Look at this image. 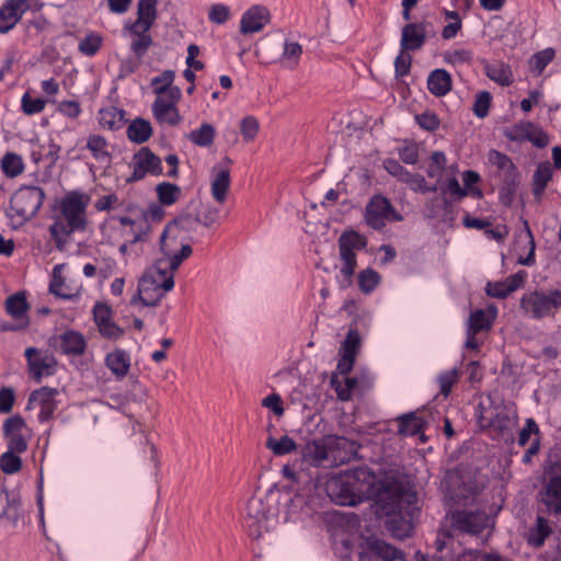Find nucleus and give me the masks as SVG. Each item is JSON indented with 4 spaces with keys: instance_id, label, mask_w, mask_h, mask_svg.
I'll return each mask as SVG.
<instances>
[{
    "instance_id": "obj_16",
    "label": "nucleus",
    "mask_w": 561,
    "mask_h": 561,
    "mask_svg": "<svg viewBox=\"0 0 561 561\" xmlns=\"http://www.w3.org/2000/svg\"><path fill=\"white\" fill-rule=\"evenodd\" d=\"M231 162L232 161L228 157H226L219 164L215 165L213 169L214 174L210 183V191L213 198L219 204H224L226 202L227 194L231 185L229 170V165L231 164Z\"/></svg>"
},
{
    "instance_id": "obj_56",
    "label": "nucleus",
    "mask_w": 561,
    "mask_h": 561,
    "mask_svg": "<svg viewBox=\"0 0 561 561\" xmlns=\"http://www.w3.org/2000/svg\"><path fill=\"white\" fill-rule=\"evenodd\" d=\"M61 267H62V265H56L54 267L53 278L49 284V290H50V293H53L54 295H56L60 298L69 299L72 297V295L66 290L65 279L62 278L61 273H60Z\"/></svg>"
},
{
    "instance_id": "obj_45",
    "label": "nucleus",
    "mask_w": 561,
    "mask_h": 561,
    "mask_svg": "<svg viewBox=\"0 0 561 561\" xmlns=\"http://www.w3.org/2000/svg\"><path fill=\"white\" fill-rule=\"evenodd\" d=\"M381 277L378 272L367 267L357 275V284L363 294L373 293L380 284Z\"/></svg>"
},
{
    "instance_id": "obj_5",
    "label": "nucleus",
    "mask_w": 561,
    "mask_h": 561,
    "mask_svg": "<svg viewBox=\"0 0 561 561\" xmlns=\"http://www.w3.org/2000/svg\"><path fill=\"white\" fill-rule=\"evenodd\" d=\"M367 244V238L354 229H346L340 234L337 247L341 267L336 283L341 289L353 285V277L357 268V252L365 250Z\"/></svg>"
},
{
    "instance_id": "obj_24",
    "label": "nucleus",
    "mask_w": 561,
    "mask_h": 561,
    "mask_svg": "<svg viewBox=\"0 0 561 561\" xmlns=\"http://www.w3.org/2000/svg\"><path fill=\"white\" fill-rule=\"evenodd\" d=\"M539 496L542 510L549 514H561V477L551 478Z\"/></svg>"
},
{
    "instance_id": "obj_9",
    "label": "nucleus",
    "mask_w": 561,
    "mask_h": 561,
    "mask_svg": "<svg viewBox=\"0 0 561 561\" xmlns=\"http://www.w3.org/2000/svg\"><path fill=\"white\" fill-rule=\"evenodd\" d=\"M403 217L396 210L390 199L381 194L373 195L364 211L366 225L374 230H381L389 221H401Z\"/></svg>"
},
{
    "instance_id": "obj_35",
    "label": "nucleus",
    "mask_w": 561,
    "mask_h": 561,
    "mask_svg": "<svg viewBox=\"0 0 561 561\" xmlns=\"http://www.w3.org/2000/svg\"><path fill=\"white\" fill-rule=\"evenodd\" d=\"M5 312L12 317L15 321L24 322V319H28L27 311L30 305L26 300L24 293L19 291L9 296L4 304Z\"/></svg>"
},
{
    "instance_id": "obj_11",
    "label": "nucleus",
    "mask_w": 561,
    "mask_h": 561,
    "mask_svg": "<svg viewBox=\"0 0 561 561\" xmlns=\"http://www.w3.org/2000/svg\"><path fill=\"white\" fill-rule=\"evenodd\" d=\"M181 96V89H174L171 91V95H160L156 98L151 111L154 119L160 125L174 127L181 123L182 116L176 106Z\"/></svg>"
},
{
    "instance_id": "obj_49",
    "label": "nucleus",
    "mask_w": 561,
    "mask_h": 561,
    "mask_svg": "<svg viewBox=\"0 0 561 561\" xmlns=\"http://www.w3.org/2000/svg\"><path fill=\"white\" fill-rule=\"evenodd\" d=\"M266 446L276 455L283 456L296 450V443L287 435L282 436L279 439L270 437Z\"/></svg>"
},
{
    "instance_id": "obj_13",
    "label": "nucleus",
    "mask_w": 561,
    "mask_h": 561,
    "mask_svg": "<svg viewBox=\"0 0 561 561\" xmlns=\"http://www.w3.org/2000/svg\"><path fill=\"white\" fill-rule=\"evenodd\" d=\"M313 456H358L359 445L344 436L325 435L313 442Z\"/></svg>"
},
{
    "instance_id": "obj_36",
    "label": "nucleus",
    "mask_w": 561,
    "mask_h": 561,
    "mask_svg": "<svg viewBox=\"0 0 561 561\" xmlns=\"http://www.w3.org/2000/svg\"><path fill=\"white\" fill-rule=\"evenodd\" d=\"M158 0H139L137 4V20L133 25L149 31L157 19Z\"/></svg>"
},
{
    "instance_id": "obj_52",
    "label": "nucleus",
    "mask_w": 561,
    "mask_h": 561,
    "mask_svg": "<svg viewBox=\"0 0 561 561\" xmlns=\"http://www.w3.org/2000/svg\"><path fill=\"white\" fill-rule=\"evenodd\" d=\"M103 39L96 33H90L84 36L79 43V51L88 57H93L98 54L102 46Z\"/></svg>"
},
{
    "instance_id": "obj_21",
    "label": "nucleus",
    "mask_w": 561,
    "mask_h": 561,
    "mask_svg": "<svg viewBox=\"0 0 561 561\" xmlns=\"http://www.w3.org/2000/svg\"><path fill=\"white\" fill-rule=\"evenodd\" d=\"M367 552L360 553L359 561H371L373 558H377L382 561H404L403 553L399 549L382 540H369L367 542Z\"/></svg>"
},
{
    "instance_id": "obj_2",
    "label": "nucleus",
    "mask_w": 561,
    "mask_h": 561,
    "mask_svg": "<svg viewBox=\"0 0 561 561\" xmlns=\"http://www.w3.org/2000/svg\"><path fill=\"white\" fill-rule=\"evenodd\" d=\"M484 482V477L476 468L461 465L445 472L442 489L448 501L466 506L474 501Z\"/></svg>"
},
{
    "instance_id": "obj_48",
    "label": "nucleus",
    "mask_w": 561,
    "mask_h": 561,
    "mask_svg": "<svg viewBox=\"0 0 561 561\" xmlns=\"http://www.w3.org/2000/svg\"><path fill=\"white\" fill-rule=\"evenodd\" d=\"M416 193H435L437 191V184H428L424 176L417 173L409 172L408 176L403 179V182Z\"/></svg>"
},
{
    "instance_id": "obj_60",
    "label": "nucleus",
    "mask_w": 561,
    "mask_h": 561,
    "mask_svg": "<svg viewBox=\"0 0 561 561\" xmlns=\"http://www.w3.org/2000/svg\"><path fill=\"white\" fill-rule=\"evenodd\" d=\"M46 101L39 98L32 99L28 93H24L21 100V106L26 115H35L44 111Z\"/></svg>"
},
{
    "instance_id": "obj_64",
    "label": "nucleus",
    "mask_w": 561,
    "mask_h": 561,
    "mask_svg": "<svg viewBox=\"0 0 561 561\" xmlns=\"http://www.w3.org/2000/svg\"><path fill=\"white\" fill-rule=\"evenodd\" d=\"M505 421H506L505 417H500V415L497 413L494 414L493 411L481 412V414L479 416V423L482 427H492V428L502 430L505 426L504 425Z\"/></svg>"
},
{
    "instance_id": "obj_46",
    "label": "nucleus",
    "mask_w": 561,
    "mask_h": 561,
    "mask_svg": "<svg viewBox=\"0 0 561 561\" xmlns=\"http://www.w3.org/2000/svg\"><path fill=\"white\" fill-rule=\"evenodd\" d=\"M1 169L8 178H16L24 171V163L21 156L14 152L5 153L1 161Z\"/></svg>"
},
{
    "instance_id": "obj_59",
    "label": "nucleus",
    "mask_w": 561,
    "mask_h": 561,
    "mask_svg": "<svg viewBox=\"0 0 561 561\" xmlns=\"http://www.w3.org/2000/svg\"><path fill=\"white\" fill-rule=\"evenodd\" d=\"M415 121L417 125L426 131L437 130L440 124L437 114L430 111L415 115Z\"/></svg>"
},
{
    "instance_id": "obj_29",
    "label": "nucleus",
    "mask_w": 561,
    "mask_h": 561,
    "mask_svg": "<svg viewBox=\"0 0 561 561\" xmlns=\"http://www.w3.org/2000/svg\"><path fill=\"white\" fill-rule=\"evenodd\" d=\"M426 87L430 93L434 96H445L453 88L451 75L443 68L434 69L427 77Z\"/></svg>"
},
{
    "instance_id": "obj_62",
    "label": "nucleus",
    "mask_w": 561,
    "mask_h": 561,
    "mask_svg": "<svg viewBox=\"0 0 561 561\" xmlns=\"http://www.w3.org/2000/svg\"><path fill=\"white\" fill-rule=\"evenodd\" d=\"M208 19L213 23L225 24L230 19L229 7L221 3L213 4L208 12Z\"/></svg>"
},
{
    "instance_id": "obj_1",
    "label": "nucleus",
    "mask_w": 561,
    "mask_h": 561,
    "mask_svg": "<svg viewBox=\"0 0 561 561\" xmlns=\"http://www.w3.org/2000/svg\"><path fill=\"white\" fill-rule=\"evenodd\" d=\"M327 488L341 505H354L360 494L376 496L379 512L393 517L388 522L392 535L400 539L410 535L417 495L405 478L388 474L379 478L367 467H356L331 479Z\"/></svg>"
},
{
    "instance_id": "obj_43",
    "label": "nucleus",
    "mask_w": 561,
    "mask_h": 561,
    "mask_svg": "<svg viewBox=\"0 0 561 561\" xmlns=\"http://www.w3.org/2000/svg\"><path fill=\"white\" fill-rule=\"evenodd\" d=\"M174 71L164 70L157 77L151 79V87L157 96L160 95H171V91L174 89H180L179 87L172 85L174 80Z\"/></svg>"
},
{
    "instance_id": "obj_32",
    "label": "nucleus",
    "mask_w": 561,
    "mask_h": 561,
    "mask_svg": "<svg viewBox=\"0 0 561 561\" xmlns=\"http://www.w3.org/2000/svg\"><path fill=\"white\" fill-rule=\"evenodd\" d=\"M105 365L116 378H124L129 371L130 356L126 351L116 348L106 355Z\"/></svg>"
},
{
    "instance_id": "obj_53",
    "label": "nucleus",
    "mask_w": 561,
    "mask_h": 561,
    "mask_svg": "<svg viewBox=\"0 0 561 561\" xmlns=\"http://www.w3.org/2000/svg\"><path fill=\"white\" fill-rule=\"evenodd\" d=\"M8 440V450L1 456H15L22 454L27 448L26 433L5 435Z\"/></svg>"
},
{
    "instance_id": "obj_12",
    "label": "nucleus",
    "mask_w": 561,
    "mask_h": 561,
    "mask_svg": "<svg viewBox=\"0 0 561 561\" xmlns=\"http://www.w3.org/2000/svg\"><path fill=\"white\" fill-rule=\"evenodd\" d=\"M31 378L39 383L44 377L56 373L57 362L53 354L36 347H27L24 352Z\"/></svg>"
},
{
    "instance_id": "obj_31",
    "label": "nucleus",
    "mask_w": 561,
    "mask_h": 561,
    "mask_svg": "<svg viewBox=\"0 0 561 561\" xmlns=\"http://www.w3.org/2000/svg\"><path fill=\"white\" fill-rule=\"evenodd\" d=\"M60 350L66 355L79 356L87 348V341L80 332L67 330L59 336Z\"/></svg>"
},
{
    "instance_id": "obj_37",
    "label": "nucleus",
    "mask_w": 561,
    "mask_h": 561,
    "mask_svg": "<svg viewBox=\"0 0 561 561\" xmlns=\"http://www.w3.org/2000/svg\"><path fill=\"white\" fill-rule=\"evenodd\" d=\"M186 138L195 146L208 148L214 144L216 129L209 123H203L198 128L192 129Z\"/></svg>"
},
{
    "instance_id": "obj_39",
    "label": "nucleus",
    "mask_w": 561,
    "mask_h": 561,
    "mask_svg": "<svg viewBox=\"0 0 561 561\" xmlns=\"http://www.w3.org/2000/svg\"><path fill=\"white\" fill-rule=\"evenodd\" d=\"M152 135L151 124L144 118L134 119L127 127V137L135 144L146 142Z\"/></svg>"
},
{
    "instance_id": "obj_57",
    "label": "nucleus",
    "mask_w": 561,
    "mask_h": 561,
    "mask_svg": "<svg viewBox=\"0 0 561 561\" xmlns=\"http://www.w3.org/2000/svg\"><path fill=\"white\" fill-rule=\"evenodd\" d=\"M259 129V121L252 115L243 117L240 122V134L243 140L247 142L253 141L255 139Z\"/></svg>"
},
{
    "instance_id": "obj_28",
    "label": "nucleus",
    "mask_w": 561,
    "mask_h": 561,
    "mask_svg": "<svg viewBox=\"0 0 561 561\" xmlns=\"http://www.w3.org/2000/svg\"><path fill=\"white\" fill-rule=\"evenodd\" d=\"M360 345V336L357 330L351 329L343 342V357L339 362V369L342 374L351 371L357 351Z\"/></svg>"
},
{
    "instance_id": "obj_17",
    "label": "nucleus",
    "mask_w": 561,
    "mask_h": 561,
    "mask_svg": "<svg viewBox=\"0 0 561 561\" xmlns=\"http://www.w3.org/2000/svg\"><path fill=\"white\" fill-rule=\"evenodd\" d=\"M271 22V13L264 5H252L241 16L240 33L249 35L261 32Z\"/></svg>"
},
{
    "instance_id": "obj_34",
    "label": "nucleus",
    "mask_w": 561,
    "mask_h": 561,
    "mask_svg": "<svg viewBox=\"0 0 561 561\" xmlns=\"http://www.w3.org/2000/svg\"><path fill=\"white\" fill-rule=\"evenodd\" d=\"M552 175L553 168L549 161H543L538 164L533 175V194L537 201L541 199Z\"/></svg>"
},
{
    "instance_id": "obj_63",
    "label": "nucleus",
    "mask_w": 561,
    "mask_h": 561,
    "mask_svg": "<svg viewBox=\"0 0 561 561\" xmlns=\"http://www.w3.org/2000/svg\"><path fill=\"white\" fill-rule=\"evenodd\" d=\"M383 168L390 175L400 182H403V179H405L410 172L403 165H401L398 160L392 158H387L383 160Z\"/></svg>"
},
{
    "instance_id": "obj_38",
    "label": "nucleus",
    "mask_w": 561,
    "mask_h": 561,
    "mask_svg": "<svg viewBox=\"0 0 561 561\" xmlns=\"http://www.w3.org/2000/svg\"><path fill=\"white\" fill-rule=\"evenodd\" d=\"M129 31L135 35L130 43V49L137 59H141L152 45L151 35L148 34V31H145V27H136V25H131Z\"/></svg>"
},
{
    "instance_id": "obj_50",
    "label": "nucleus",
    "mask_w": 561,
    "mask_h": 561,
    "mask_svg": "<svg viewBox=\"0 0 561 561\" xmlns=\"http://www.w3.org/2000/svg\"><path fill=\"white\" fill-rule=\"evenodd\" d=\"M19 502L11 499L7 490L0 489V518L8 517L15 520L18 517Z\"/></svg>"
},
{
    "instance_id": "obj_33",
    "label": "nucleus",
    "mask_w": 561,
    "mask_h": 561,
    "mask_svg": "<svg viewBox=\"0 0 561 561\" xmlns=\"http://www.w3.org/2000/svg\"><path fill=\"white\" fill-rule=\"evenodd\" d=\"M85 148L91 152V156L98 162H110L112 154L110 151V144L105 137L99 134H91L87 138Z\"/></svg>"
},
{
    "instance_id": "obj_55",
    "label": "nucleus",
    "mask_w": 561,
    "mask_h": 561,
    "mask_svg": "<svg viewBox=\"0 0 561 561\" xmlns=\"http://www.w3.org/2000/svg\"><path fill=\"white\" fill-rule=\"evenodd\" d=\"M301 55H302V47L299 43L291 42L288 39H286L284 42L282 58L284 60L288 61V66L290 68H295L298 65Z\"/></svg>"
},
{
    "instance_id": "obj_7",
    "label": "nucleus",
    "mask_w": 561,
    "mask_h": 561,
    "mask_svg": "<svg viewBox=\"0 0 561 561\" xmlns=\"http://www.w3.org/2000/svg\"><path fill=\"white\" fill-rule=\"evenodd\" d=\"M159 245L161 256L157 261L160 264H167L171 270H178L193 252L192 247L183 241L175 221L167 225L160 237Z\"/></svg>"
},
{
    "instance_id": "obj_54",
    "label": "nucleus",
    "mask_w": 561,
    "mask_h": 561,
    "mask_svg": "<svg viewBox=\"0 0 561 561\" xmlns=\"http://www.w3.org/2000/svg\"><path fill=\"white\" fill-rule=\"evenodd\" d=\"M553 58L554 50L552 48H546L536 53L529 61L531 70L537 72V75H541Z\"/></svg>"
},
{
    "instance_id": "obj_42",
    "label": "nucleus",
    "mask_w": 561,
    "mask_h": 561,
    "mask_svg": "<svg viewBox=\"0 0 561 561\" xmlns=\"http://www.w3.org/2000/svg\"><path fill=\"white\" fill-rule=\"evenodd\" d=\"M495 312L490 317L483 309H477L470 313L468 329L472 333L489 331L492 327Z\"/></svg>"
},
{
    "instance_id": "obj_22",
    "label": "nucleus",
    "mask_w": 561,
    "mask_h": 561,
    "mask_svg": "<svg viewBox=\"0 0 561 561\" xmlns=\"http://www.w3.org/2000/svg\"><path fill=\"white\" fill-rule=\"evenodd\" d=\"M399 433L403 436H420L425 442L424 431L427 420L423 412H409L397 419Z\"/></svg>"
},
{
    "instance_id": "obj_18",
    "label": "nucleus",
    "mask_w": 561,
    "mask_h": 561,
    "mask_svg": "<svg viewBox=\"0 0 561 561\" xmlns=\"http://www.w3.org/2000/svg\"><path fill=\"white\" fill-rule=\"evenodd\" d=\"M30 10L28 0H8L0 8V33L11 31Z\"/></svg>"
},
{
    "instance_id": "obj_44",
    "label": "nucleus",
    "mask_w": 561,
    "mask_h": 561,
    "mask_svg": "<svg viewBox=\"0 0 561 561\" xmlns=\"http://www.w3.org/2000/svg\"><path fill=\"white\" fill-rule=\"evenodd\" d=\"M124 112L112 106L99 112V123L108 129H118L123 125Z\"/></svg>"
},
{
    "instance_id": "obj_23",
    "label": "nucleus",
    "mask_w": 561,
    "mask_h": 561,
    "mask_svg": "<svg viewBox=\"0 0 561 561\" xmlns=\"http://www.w3.org/2000/svg\"><path fill=\"white\" fill-rule=\"evenodd\" d=\"M426 41L424 23H408L402 27L400 50L414 51L423 47Z\"/></svg>"
},
{
    "instance_id": "obj_10",
    "label": "nucleus",
    "mask_w": 561,
    "mask_h": 561,
    "mask_svg": "<svg viewBox=\"0 0 561 561\" xmlns=\"http://www.w3.org/2000/svg\"><path fill=\"white\" fill-rule=\"evenodd\" d=\"M130 167L133 168V172L126 179L127 183L141 181L148 174L158 176L163 172L161 159L148 147H142L134 153Z\"/></svg>"
},
{
    "instance_id": "obj_19",
    "label": "nucleus",
    "mask_w": 561,
    "mask_h": 561,
    "mask_svg": "<svg viewBox=\"0 0 561 561\" xmlns=\"http://www.w3.org/2000/svg\"><path fill=\"white\" fill-rule=\"evenodd\" d=\"M56 394L57 390L49 387H42L30 394L28 404L39 407V422H47L53 417L56 410Z\"/></svg>"
},
{
    "instance_id": "obj_4",
    "label": "nucleus",
    "mask_w": 561,
    "mask_h": 561,
    "mask_svg": "<svg viewBox=\"0 0 561 561\" xmlns=\"http://www.w3.org/2000/svg\"><path fill=\"white\" fill-rule=\"evenodd\" d=\"M279 492L270 490L265 497L252 496L245 506L244 527L249 536L259 539L264 533H267L272 523L277 516L275 503L278 500Z\"/></svg>"
},
{
    "instance_id": "obj_3",
    "label": "nucleus",
    "mask_w": 561,
    "mask_h": 561,
    "mask_svg": "<svg viewBox=\"0 0 561 561\" xmlns=\"http://www.w3.org/2000/svg\"><path fill=\"white\" fill-rule=\"evenodd\" d=\"M85 204L81 196H67L60 205V216L49 227V233L57 248L61 249L75 231L85 228Z\"/></svg>"
},
{
    "instance_id": "obj_25",
    "label": "nucleus",
    "mask_w": 561,
    "mask_h": 561,
    "mask_svg": "<svg viewBox=\"0 0 561 561\" xmlns=\"http://www.w3.org/2000/svg\"><path fill=\"white\" fill-rule=\"evenodd\" d=\"M167 293L150 283L148 278L141 277L138 283L137 293L130 298V305L141 304L146 307H153L161 301Z\"/></svg>"
},
{
    "instance_id": "obj_27",
    "label": "nucleus",
    "mask_w": 561,
    "mask_h": 561,
    "mask_svg": "<svg viewBox=\"0 0 561 561\" xmlns=\"http://www.w3.org/2000/svg\"><path fill=\"white\" fill-rule=\"evenodd\" d=\"M518 445L526 447L524 456H535L540 446V431L534 419H527L518 434Z\"/></svg>"
},
{
    "instance_id": "obj_8",
    "label": "nucleus",
    "mask_w": 561,
    "mask_h": 561,
    "mask_svg": "<svg viewBox=\"0 0 561 561\" xmlns=\"http://www.w3.org/2000/svg\"><path fill=\"white\" fill-rule=\"evenodd\" d=\"M45 198L44 191L38 186L19 188L10 199V216L24 222L34 217L41 209Z\"/></svg>"
},
{
    "instance_id": "obj_26",
    "label": "nucleus",
    "mask_w": 561,
    "mask_h": 561,
    "mask_svg": "<svg viewBox=\"0 0 561 561\" xmlns=\"http://www.w3.org/2000/svg\"><path fill=\"white\" fill-rule=\"evenodd\" d=\"M178 270H171L167 264H160L159 261H156L154 265L148 270L144 278H148L150 283L157 285L159 288H162V291H170L174 288V273Z\"/></svg>"
},
{
    "instance_id": "obj_47",
    "label": "nucleus",
    "mask_w": 561,
    "mask_h": 561,
    "mask_svg": "<svg viewBox=\"0 0 561 561\" xmlns=\"http://www.w3.org/2000/svg\"><path fill=\"white\" fill-rule=\"evenodd\" d=\"M446 161L447 159L443 151H434L431 154L430 163L426 169L427 176L436 179L439 182L446 168Z\"/></svg>"
},
{
    "instance_id": "obj_61",
    "label": "nucleus",
    "mask_w": 561,
    "mask_h": 561,
    "mask_svg": "<svg viewBox=\"0 0 561 561\" xmlns=\"http://www.w3.org/2000/svg\"><path fill=\"white\" fill-rule=\"evenodd\" d=\"M27 426L21 415H13L5 420L3 423V433L5 435L26 433Z\"/></svg>"
},
{
    "instance_id": "obj_20",
    "label": "nucleus",
    "mask_w": 561,
    "mask_h": 561,
    "mask_svg": "<svg viewBox=\"0 0 561 561\" xmlns=\"http://www.w3.org/2000/svg\"><path fill=\"white\" fill-rule=\"evenodd\" d=\"M489 162L503 173V182L508 188H514L518 185V170L513 163L512 159L495 149H492L488 153Z\"/></svg>"
},
{
    "instance_id": "obj_15",
    "label": "nucleus",
    "mask_w": 561,
    "mask_h": 561,
    "mask_svg": "<svg viewBox=\"0 0 561 561\" xmlns=\"http://www.w3.org/2000/svg\"><path fill=\"white\" fill-rule=\"evenodd\" d=\"M505 136L512 141H530L538 148H543L549 144L548 135L531 122L515 124L505 133Z\"/></svg>"
},
{
    "instance_id": "obj_51",
    "label": "nucleus",
    "mask_w": 561,
    "mask_h": 561,
    "mask_svg": "<svg viewBox=\"0 0 561 561\" xmlns=\"http://www.w3.org/2000/svg\"><path fill=\"white\" fill-rule=\"evenodd\" d=\"M473 53L467 48L449 49L444 54V61L451 66L469 65L472 62Z\"/></svg>"
},
{
    "instance_id": "obj_41",
    "label": "nucleus",
    "mask_w": 561,
    "mask_h": 561,
    "mask_svg": "<svg viewBox=\"0 0 561 561\" xmlns=\"http://www.w3.org/2000/svg\"><path fill=\"white\" fill-rule=\"evenodd\" d=\"M158 201L163 206L175 204L181 196V188L176 184L162 182L156 186Z\"/></svg>"
},
{
    "instance_id": "obj_58",
    "label": "nucleus",
    "mask_w": 561,
    "mask_h": 561,
    "mask_svg": "<svg viewBox=\"0 0 561 561\" xmlns=\"http://www.w3.org/2000/svg\"><path fill=\"white\" fill-rule=\"evenodd\" d=\"M492 103V95L488 91H481L477 94L472 112L478 118H484L489 115Z\"/></svg>"
},
{
    "instance_id": "obj_6",
    "label": "nucleus",
    "mask_w": 561,
    "mask_h": 561,
    "mask_svg": "<svg viewBox=\"0 0 561 561\" xmlns=\"http://www.w3.org/2000/svg\"><path fill=\"white\" fill-rule=\"evenodd\" d=\"M519 308L524 316L533 320L554 318L561 309V289H534L525 293L519 300Z\"/></svg>"
},
{
    "instance_id": "obj_40",
    "label": "nucleus",
    "mask_w": 561,
    "mask_h": 561,
    "mask_svg": "<svg viewBox=\"0 0 561 561\" xmlns=\"http://www.w3.org/2000/svg\"><path fill=\"white\" fill-rule=\"evenodd\" d=\"M551 534V528L548 520L542 516H537L536 525L528 531L527 542L539 548L543 546L546 538Z\"/></svg>"
},
{
    "instance_id": "obj_14",
    "label": "nucleus",
    "mask_w": 561,
    "mask_h": 561,
    "mask_svg": "<svg viewBox=\"0 0 561 561\" xmlns=\"http://www.w3.org/2000/svg\"><path fill=\"white\" fill-rule=\"evenodd\" d=\"M489 520V516L481 511H457L451 516L455 528L469 535L481 534L488 527Z\"/></svg>"
},
{
    "instance_id": "obj_30",
    "label": "nucleus",
    "mask_w": 561,
    "mask_h": 561,
    "mask_svg": "<svg viewBox=\"0 0 561 561\" xmlns=\"http://www.w3.org/2000/svg\"><path fill=\"white\" fill-rule=\"evenodd\" d=\"M483 69L490 80L502 87H508L514 82L511 67L503 61H484Z\"/></svg>"
}]
</instances>
